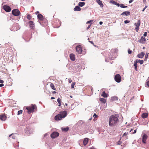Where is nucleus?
<instances>
[{
    "mask_svg": "<svg viewBox=\"0 0 149 149\" xmlns=\"http://www.w3.org/2000/svg\"><path fill=\"white\" fill-rule=\"evenodd\" d=\"M118 114L113 115L110 116L109 120V125L111 127L116 125L118 121Z\"/></svg>",
    "mask_w": 149,
    "mask_h": 149,
    "instance_id": "1",
    "label": "nucleus"
},
{
    "mask_svg": "<svg viewBox=\"0 0 149 149\" xmlns=\"http://www.w3.org/2000/svg\"><path fill=\"white\" fill-rule=\"evenodd\" d=\"M67 115V111H64L60 112V113L55 116L54 119L56 120H60L64 118Z\"/></svg>",
    "mask_w": 149,
    "mask_h": 149,
    "instance_id": "2",
    "label": "nucleus"
},
{
    "mask_svg": "<svg viewBox=\"0 0 149 149\" xmlns=\"http://www.w3.org/2000/svg\"><path fill=\"white\" fill-rule=\"evenodd\" d=\"M36 106L35 104H32L31 106L27 107L26 109L28 110V113L29 114L34 112V110L36 109Z\"/></svg>",
    "mask_w": 149,
    "mask_h": 149,
    "instance_id": "3",
    "label": "nucleus"
},
{
    "mask_svg": "<svg viewBox=\"0 0 149 149\" xmlns=\"http://www.w3.org/2000/svg\"><path fill=\"white\" fill-rule=\"evenodd\" d=\"M20 13L19 11V10L17 9H13L12 11V14L15 16H18L19 15Z\"/></svg>",
    "mask_w": 149,
    "mask_h": 149,
    "instance_id": "4",
    "label": "nucleus"
},
{
    "mask_svg": "<svg viewBox=\"0 0 149 149\" xmlns=\"http://www.w3.org/2000/svg\"><path fill=\"white\" fill-rule=\"evenodd\" d=\"M114 79L116 82H120L121 80V77L120 75L118 74H116L115 76Z\"/></svg>",
    "mask_w": 149,
    "mask_h": 149,
    "instance_id": "5",
    "label": "nucleus"
},
{
    "mask_svg": "<svg viewBox=\"0 0 149 149\" xmlns=\"http://www.w3.org/2000/svg\"><path fill=\"white\" fill-rule=\"evenodd\" d=\"M141 24V22L140 20H138L137 23H135L134 24V25L136 27L135 29L137 32H138L139 30V27Z\"/></svg>",
    "mask_w": 149,
    "mask_h": 149,
    "instance_id": "6",
    "label": "nucleus"
},
{
    "mask_svg": "<svg viewBox=\"0 0 149 149\" xmlns=\"http://www.w3.org/2000/svg\"><path fill=\"white\" fill-rule=\"evenodd\" d=\"M59 135L58 133L56 132H53L51 135V136L52 138H55L58 136Z\"/></svg>",
    "mask_w": 149,
    "mask_h": 149,
    "instance_id": "7",
    "label": "nucleus"
},
{
    "mask_svg": "<svg viewBox=\"0 0 149 149\" xmlns=\"http://www.w3.org/2000/svg\"><path fill=\"white\" fill-rule=\"evenodd\" d=\"M77 52L79 54L81 53L82 52V49L80 45L77 46L76 47Z\"/></svg>",
    "mask_w": 149,
    "mask_h": 149,
    "instance_id": "8",
    "label": "nucleus"
},
{
    "mask_svg": "<svg viewBox=\"0 0 149 149\" xmlns=\"http://www.w3.org/2000/svg\"><path fill=\"white\" fill-rule=\"evenodd\" d=\"M3 9L6 12H9L11 10V8L8 6L4 5L3 6Z\"/></svg>",
    "mask_w": 149,
    "mask_h": 149,
    "instance_id": "9",
    "label": "nucleus"
},
{
    "mask_svg": "<svg viewBox=\"0 0 149 149\" xmlns=\"http://www.w3.org/2000/svg\"><path fill=\"white\" fill-rule=\"evenodd\" d=\"M148 138L147 135L145 134H144L142 136V142L145 143H146V141Z\"/></svg>",
    "mask_w": 149,
    "mask_h": 149,
    "instance_id": "10",
    "label": "nucleus"
},
{
    "mask_svg": "<svg viewBox=\"0 0 149 149\" xmlns=\"http://www.w3.org/2000/svg\"><path fill=\"white\" fill-rule=\"evenodd\" d=\"M146 39L145 37L142 36L141 39L139 40V42L141 43L144 44L145 43Z\"/></svg>",
    "mask_w": 149,
    "mask_h": 149,
    "instance_id": "11",
    "label": "nucleus"
},
{
    "mask_svg": "<svg viewBox=\"0 0 149 149\" xmlns=\"http://www.w3.org/2000/svg\"><path fill=\"white\" fill-rule=\"evenodd\" d=\"M7 118L6 116L4 114H1L0 115V119L2 121L5 120Z\"/></svg>",
    "mask_w": 149,
    "mask_h": 149,
    "instance_id": "12",
    "label": "nucleus"
},
{
    "mask_svg": "<svg viewBox=\"0 0 149 149\" xmlns=\"http://www.w3.org/2000/svg\"><path fill=\"white\" fill-rule=\"evenodd\" d=\"M144 55V53L143 52H142L137 55V57L139 58H143Z\"/></svg>",
    "mask_w": 149,
    "mask_h": 149,
    "instance_id": "13",
    "label": "nucleus"
},
{
    "mask_svg": "<svg viewBox=\"0 0 149 149\" xmlns=\"http://www.w3.org/2000/svg\"><path fill=\"white\" fill-rule=\"evenodd\" d=\"M29 25L31 29H33L34 28L35 26L33 22L32 21H30L29 22Z\"/></svg>",
    "mask_w": 149,
    "mask_h": 149,
    "instance_id": "14",
    "label": "nucleus"
},
{
    "mask_svg": "<svg viewBox=\"0 0 149 149\" xmlns=\"http://www.w3.org/2000/svg\"><path fill=\"white\" fill-rule=\"evenodd\" d=\"M113 52H111L109 54V58L110 60H113L115 57L113 56Z\"/></svg>",
    "mask_w": 149,
    "mask_h": 149,
    "instance_id": "15",
    "label": "nucleus"
},
{
    "mask_svg": "<svg viewBox=\"0 0 149 149\" xmlns=\"http://www.w3.org/2000/svg\"><path fill=\"white\" fill-rule=\"evenodd\" d=\"M130 14V12L129 11H124L121 14V15H125L126 16H129Z\"/></svg>",
    "mask_w": 149,
    "mask_h": 149,
    "instance_id": "16",
    "label": "nucleus"
},
{
    "mask_svg": "<svg viewBox=\"0 0 149 149\" xmlns=\"http://www.w3.org/2000/svg\"><path fill=\"white\" fill-rule=\"evenodd\" d=\"M70 59L72 61H74L75 60V55L73 54H71L70 55Z\"/></svg>",
    "mask_w": 149,
    "mask_h": 149,
    "instance_id": "17",
    "label": "nucleus"
},
{
    "mask_svg": "<svg viewBox=\"0 0 149 149\" xmlns=\"http://www.w3.org/2000/svg\"><path fill=\"white\" fill-rule=\"evenodd\" d=\"M37 17L38 19L41 21L43 20L44 19L43 15L41 14H38Z\"/></svg>",
    "mask_w": 149,
    "mask_h": 149,
    "instance_id": "18",
    "label": "nucleus"
},
{
    "mask_svg": "<svg viewBox=\"0 0 149 149\" xmlns=\"http://www.w3.org/2000/svg\"><path fill=\"white\" fill-rule=\"evenodd\" d=\"M26 131L25 133L27 134H31L33 133V130L31 129H28L27 130H26Z\"/></svg>",
    "mask_w": 149,
    "mask_h": 149,
    "instance_id": "19",
    "label": "nucleus"
},
{
    "mask_svg": "<svg viewBox=\"0 0 149 149\" xmlns=\"http://www.w3.org/2000/svg\"><path fill=\"white\" fill-rule=\"evenodd\" d=\"M81 8L79 6H77L74 8V11H80L81 10Z\"/></svg>",
    "mask_w": 149,
    "mask_h": 149,
    "instance_id": "20",
    "label": "nucleus"
},
{
    "mask_svg": "<svg viewBox=\"0 0 149 149\" xmlns=\"http://www.w3.org/2000/svg\"><path fill=\"white\" fill-rule=\"evenodd\" d=\"M137 61L136 60L134 61V69L136 71H137L138 70L137 69Z\"/></svg>",
    "mask_w": 149,
    "mask_h": 149,
    "instance_id": "21",
    "label": "nucleus"
},
{
    "mask_svg": "<svg viewBox=\"0 0 149 149\" xmlns=\"http://www.w3.org/2000/svg\"><path fill=\"white\" fill-rule=\"evenodd\" d=\"M18 134H12L10 135L9 136V137L10 138L11 137H12V138L13 139H15L16 137V135H17Z\"/></svg>",
    "mask_w": 149,
    "mask_h": 149,
    "instance_id": "22",
    "label": "nucleus"
},
{
    "mask_svg": "<svg viewBox=\"0 0 149 149\" xmlns=\"http://www.w3.org/2000/svg\"><path fill=\"white\" fill-rule=\"evenodd\" d=\"M88 138H85L84 141H83V143L84 146H86L88 142Z\"/></svg>",
    "mask_w": 149,
    "mask_h": 149,
    "instance_id": "23",
    "label": "nucleus"
},
{
    "mask_svg": "<svg viewBox=\"0 0 149 149\" xmlns=\"http://www.w3.org/2000/svg\"><path fill=\"white\" fill-rule=\"evenodd\" d=\"M97 3L101 7H103V4L102 2L100 0H98L97 1Z\"/></svg>",
    "mask_w": 149,
    "mask_h": 149,
    "instance_id": "24",
    "label": "nucleus"
},
{
    "mask_svg": "<svg viewBox=\"0 0 149 149\" xmlns=\"http://www.w3.org/2000/svg\"><path fill=\"white\" fill-rule=\"evenodd\" d=\"M148 116V114L146 113H143L142 115V117L143 118H146Z\"/></svg>",
    "mask_w": 149,
    "mask_h": 149,
    "instance_id": "25",
    "label": "nucleus"
},
{
    "mask_svg": "<svg viewBox=\"0 0 149 149\" xmlns=\"http://www.w3.org/2000/svg\"><path fill=\"white\" fill-rule=\"evenodd\" d=\"M118 99V97L116 96H113L111 98V100L112 101L117 100Z\"/></svg>",
    "mask_w": 149,
    "mask_h": 149,
    "instance_id": "26",
    "label": "nucleus"
},
{
    "mask_svg": "<svg viewBox=\"0 0 149 149\" xmlns=\"http://www.w3.org/2000/svg\"><path fill=\"white\" fill-rule=\"evenodd\" d=\"M85 4V3L84 2H80L78 3L79 6L82 7L84 6Z\"/></svg>",
    "mask_w": 149,
    "mask_h": 149,
    "instance_id": "27",
    "label": "nucleus"
},
{
    "mask_svg": "<svg viewBox=\"0 0 149 149\" xmlns=\"http://www.w3.org/2000/svg\"><path fill=\"white\" fill-rule=\"evenodd\" d=\"M102 96L104 97H107V94L105 93V91H103L102 93Z\"/></svg>",
    "mask_w": 149,
    "mask_h": 149,
    "instance_id": "28",
    "label": "nucleus"
},
{
    "mask_svg": "<svg viewBox=\"0 0 149 149\" xmlns=\"http://www.w3.org/2000/svg\"><path fill=\"white\" fill-rule=\"evenodd\" d=\"M112 3L113 4L116 5L117 6L119 7L120 6V4L114 1H112Z\"/></svg>",
    "mask_w": 149,
    "mask_h": 149,
    "instance_id": "29",
    "label": "nucleus"
},
{
    "mask_svg": "<svg viewBox=\"0 0 149 149\" xmlns=\"http://www.w3.org/2000/svg\"><path fill=\"white\" fill-rule=\"evenodd\" d=\"M100 100L103 103H105L106 102V99L103 98H100Z\"/></svg>",
    "mask_w": 149,
    "mask_h": 149,
    "instance_id": "30",
    "label": "nucleus"
},
{
    "mask_svg": "<svg viewBox=\"0 0 149 149\" xmlns=\"http://www.w3.org/2000/svg\"><path fill=\"white\" fill-rule=\"evenodd\" d=\"M136 61H137L138 63H139L141 65L143 63V60H137Z\"/></svg>",
    "mask_w": 149,
    "mask_h": 149,
    "instance_id": "31",
    "label": "nucleus"
},
{
    "mask_svg": "<svg viewBox=\"0 0 149 149\" xmlns=\"http://www.w3.org/2000/svg\"><path fill=\"white\" fill-rule=\"evenodd\" d=\"M50 87L52 89L54 90H56L55 89L54 85L52 83H51L50 85Z\"/></svg>",
    "mask_w": 149,
    "mask_h": 149,
    "instance_id": "32",
    "label": "nucleus"
},
{
    "mask_svg": "<svg viewBox=\"0 0 149 149\" xmlns=\"http://www.w3.org/2000/svg\"><path fill=\"white\" fill-rule=\"evenodd\" d=\"M57 102L59 104L58 106H60L61 105V100L60 99V98L59 97L57 100Z\"/></svg>",
    "mask_w": 149,
    "mask_h": 149,
    "instance_id": "33",
    "label": "nucleus"
},
{
    "mask_svg": "<svg viewBox=\"0 0 149 149\" xmlns=\"http://www.w3.org/2000/svg\"><path fill=\"white\" fill-rule=\"evenodd\" d=\"M62 130L63 131H65V132H67L69 130V128L68 127H67L64 128H62Z\"/></svg>",
    "mask_w": 149,
    "mask_h": 149,
    "instance_id": "34",
    "label": "nucleus"
},
{
    "mask_svg": "<svg viewBox=\"0 0 149 149\" xmlns=\"http://www.w3.org/2000/svg\"><path fill=\"white\" fill-rule=\"evenodd\" d=\"M120 6L121 8H127V6H124L123 4H121Z\"/></svg>",
    "mask_w": 149,
    "mask_h": 149,
    "instance_id": "35",
    "label": "nucleus"
},
{
    "mask_svg": "<svg viewBox=\"0 0 149 149\" xmlns=\"http://www.w3.org/2000/svg\"><path fill=\"white\" fill-rule=\"evenodd\" d=\"M148 53H146V54L145 56V58L144 59V61H146L147 60V59L148 57Z\"/></svg>",
    "mask_w": 149,
    "mask_h": 149,
    "instance_id": "36",
    "label": "nucleus"
},
{
    "mask_svg": "<svg viewBox=\"0 0 149 149\" xmlns=\"http://www.w3.org/2000/svg\"><path fill=\"white\" fill-rule=\"evenodd\" d=\"M27 18L29 20L31 19V17L30 14H28L27 16Z\"/></svg>",
    "mask_w": 149,
    "mask_h": 149,
    "instance_id": "37",
    "label": "nucleus"
},
{
    "mask_svg": "<svg viewBox=\"0 0 149 149\" xmlns=\"http://www.w3.org/2000/svg\"><path fill=\"white\" fill-rule=\"evenodd\" d=\"M75 83L73 82L71 84V88H74Z\"/></svg>",
    "mask_w": 149,
    "mask_h": 149,
    "instance_id": "38",
    "label": "nucleus"
},
{
    "mask_svg": "<svg viewBox=\"0 0 149 149\" xmlns=\"http://www.w3.org/2000/svg\"><path fill=\"white\" fill-rule=\"evenodd\" d=\"M22 112V110H19L18 111L17 113V115H19L21 114Z\"/></svg>",
    "mask_w": 149,
    "mask_h": 149,
    "instance_id": "39",
    "label": "nucleus"
},
{
    "mask_svg": "<svg viewBox=\"0 0 149 149\" xmlns=\"http://www.w3.org/2000/svg\"><path fill=\"white\" fill-rule=\"evenodd\" d=\"M120 140H119L117 143V144L118 145H120L122 143V142Z\"/></svg>",
    "mask_w": 149,
    "mask_h": 149,
    "instance_id": "40",
    "label": "nucleus"
},
{
    "mask_svg": "<svg viewBox=\"0 0 149 149\" xmlns=\"http://www.w3.org/2000/svg\"><path fill=\"white\" fill-rule=\"evenodd\" d=\"M132 51L130 49H128V53L129 54H130L132 53Z\"/></svg>",
    "mask_w": 149,
    "mask_h": 149,
    "instance_id": "41",
    "label": "nucleus"
},
{
    "mask_svg": "<svg viewBox=\"0 0 149 149\" xmlns=\"http://www.w3.org/2000/svg\"><path fill=\"white\" fill-rule=\"evenodd\" d=\"M130 22V21H129V20H125L124 21V23L126 24L128 23H129Z\"/></svg>",
    "mask_w": 149,
    "mask_h": 149,
    "instance_id": "42",
    "label": "nucleus"
},
{
    "mask_svg": "<svg viewBox=\"0 0 149 149\" xmlns=\"http://www.w3.org/2000/svg\"><path fill=\"white\" fill-rule=\"evenodd\" d=\"M24 40H25V41H29V40H30V39L29 38V40H27V38H26V37H24Z\"/></svg>",
    "mask_w": 149,
    "mask_h": 149,
    "instance_id": "43",
    "label": "nucleus"
},
{
    "mask_svg": "<svg viewBox=\"0 0 149 149\" xmlns=\"http://www.w3.org/2000/svg\"><path fill=\"white\" fill-rule=\"evenodd\" d=\"M93 117H94L95 118H97L98 117V116L95 113L93 115Z\"/></svg>",
    "mask_w": 149,
    "mask_h": 149,
    "instance_id": "44",
    "label": "nucleus"
},
{
    "mask_svg": "<svg viewBox=\"0 0 149 149\" xmlns=\"http://www.w3.org/2000/svg\"><path fill=\"white\" fill-rule=\"evenodd\" d=\"M147 35V32H146L144 33L143 34V36L144 37H146V36Z\"/></svg>",
    "mask_w": 149,
    "mask_h": 149,
    "instance_id": "45",
    "label": "nucleus"
},
{
    "mask_svg": "<svg viewBox=\"0 0 149 149\" xmlns=\"http://www.w3.org/2000/svg\"><path fill=\"white\" fill-rule=\"evenodd\" d=\"M148 6H146L144 8L143 10H142V11L143 12L144 11V10H145V9Z\"/></svg>",
    "mask_w": 149,
    "mask_h": 149,
    "instance_id": "46",
    "label": "nucleus"
},
{
    "mask_svg": "<svg viewBox=\"0 0 149 149\" xmlns=\"http://www.w3.org/2000/svg\"><path fill=\"white\" fill-rule=\"evenodd\" d=\"M136 129H135V130H134V132H131V134H134V133H136Z\"/></svg>",
    "mask_w": 149,
    "mask_h": 149,
    "instance_id": "47",
    "label": "nucleus"
},
{
    "mask_svg": "<svg viewBox=\"0 0 149 149\" xmlns=\"http://www.w3.org/2000/svg\"><path fill=\"white\" fill-rule=\"evenodd\" d=\"M128 134V133H127V132H125L123 134V136H126Z\"/></svg>",
    "mask_w": 149,
    "mask_h": 149,
    "instance_id": "48",
    "label": "nucleus"
},
{
    "mask_svg": "<svg viewBox=\"0 0 149 149\" xmlns=\"http://www.w3.org/2000/svg\"><path fill=\"white\" fill-rule=\"evenodd\" d=\"M92 21V20H91L88 21L86 23L87 24H89Z\"/></svg>",
    "mask_w": 149,
    "mask_h": 149,
    "instance_id": "49",
    "label": "nucleus"
},
{
    "mask_svg": "<svg viewBox=\"0 0 149 149\" xmlns=\"http://www.w3.org/2000/svg\"><path fill=\"white\" fill-rule=\"evenodd\" d=\"M89 42H90L91 44H93L94 46H95V45H94L93 43V41L89 40Z\"/></svg>",
    "mask_w": 149,
    "mask_h": 149,
    "instance_id": "50",
    "label": "nucleus"
},
{
    "mask_svg": "<svg viewBox=\"0 0 149 149\" xmlns=\"http://www.w3.org/2000/svg\"><path fill=\"white\" fill-rule=\"evenodd\" d=\"M91 24H90L87 27V29H88L90 28V27H91Z\"/></svg>",
    "mask_w": 149,
    "mask_h": 149,
    "instance_id": "51",
    "label": "nucleus"
},
{
    "mask_svg": "<svg viewBox=\"0 0 149 149\" xmlns=\"http://www.w3.org/2000/svg\"><path fill=\"white\" fill-rule=\"evenodd\" d=\"M4 86V84L2 83L0 84V87H1Z\"/></svg>",
    "mask_w": 149,
    "mask_h": 149,
    "instance_id": "52",
    "label": "nucleus"
},
{
    "mask_svg": "<svg viewBox=\"0 0 149 149\" xmlns=\"http://www.w3.org/2000/svg\"><path fill=\"white\" fill-rule=\"evenodd\" d=\"M3 82V81L1 79H0V83H2Z\"/></svg>",
    "mask_w": 149,
    "mask_h": 149,
    "instance_id": "53",
    "label": "nucleus"
},
{
    "mask_svg": "<svg viewBox=\"0 0 149 149\" xmlns=\"http://www.w3.org/2000/svg\"><path fill=\"white\" fill-rule=\"evenodd\" d=\"M133 1V0H131L129 1V3H131Z\"/></svg>",
    "mask_w": 149,
    "mask_h": 149,
    "instance_id": "54",
    "label": "nucleus"
},
{
    "mask_svg": "<svg viewBox=\"0 0 149 149\" xmlns=\"http://www.w3.org/2000/svg\"><path fill=\"white\" fill-rule=\"evenodd\" d=\"M103 24V22H102L100 21L99 22V24L100 25H102Z\"/></svg>",
    "mask_w": 149,
    "mask_h": 149,
    "instance_id": "55",
    "label": "nucleus"
},
{
    "mask_svg": "<svg viewBox=\"0 0 149 149\" xmlns=\"http://www.w3.org/2000/svg\"><path fill=\"white\" fill-rule=\"evenodd\" d=\"M105 61L106 62H108V59L107 58H106L105 59Z\"/></svg>",
    "mask_w": 149,
    "mask_h": 149,
    "instance_id": "56",
    "label": "nucleus"
},
{
    "mask_svg": "<svg viewBox=\"0 0 149 149\" xmlns=\"http://www.w3.org/2000/svg\"><path fill=\"white\" fill-rule=\"evenodd\" d=\"M69 81L70 83L71 82H72V80H71V79H69Z\"/></svg>",
    "mask_w": 149,
    "mask_h": 149,
    "instance_id": "57",
    "label": "nucleus"
},
{
    "mask_svg": "<svg viewBox=\"0 0 149 149\" xmlns=\"http://www.w3.org/2000/svg\"><path fill=\"white\" fill-rule=\"evenodd\" d=\"M51 100H53V99H54L55 98L54 97H51Z\"/></svg>",
    "mask_w": 149,
    "mask_h": 149,
    "instance_id": "58",
    "label": "nucleus"
},
{
    "mask_svg": "<svg viewBox=\"0 0 149 149\" xmlns=\"http://www.w3.org/2000/svg\"><path fill=\"white\" fill-rule=\"evenodd\" d=\"M39 13V12L38 11H36V14H37L38 13Z\"/></svg>",
    "mask_w": 149,
    "mask_h": 149,
    "instance_id": "59",
    "label": "nucleus"
},
{
    "mask_svg": "<svg viewBox=\"0 0 149 149\" xmlns=\"http://www.w3.org/2000/svg\"><path fill=\"white\" fill-rule=\"evenodd\" d=\"M56 91H53L52 92V93L53 94H55V93H56Z\"/></svg>",
    "mask_w": 149,
    "mask_h": 149,
    "instance_id": "60",
    "label": "nucleus"
},
{
    "mask_svg": "<svg viewBox=\"0 0 149 149\" xmlns=\"http://www.w3.org/2000/svg\"><path fill=\"white\" fill-rule=\"evenodd\" d=\"M95 149V148H90V149Z\"/></svg>",
    "mask_w": 149,
    "mask_h": 149,
    "instance_id": "61",
    "label": "nucleus"
},
{
    "mask_svg": "<svg viewBox=\"0 0 149 149\" xmlns=\"http://www.w3.org/2000/svg\"><path fill=\"white\" fill-rule=\"evenodd\" d=\"M47 135V134H45L44 135V136L45 137Z\"/></svg>",
    "mask_w": 149,
    "mask_h": 149,
    "instance_id": "62",
    "label": "nucleus"
},
{
    "mask_svg": "<svg viewBox=\"0 0 149 149\" xmlns=\"http://www.w3.org/2000/svg\"><path fill=\"white\" fill-rule=\"evenodd\" d=\"M133 130V129H131L130 132H131Z\"/></svg>",
    "mask_w": 149,
    "mask_h": 149,
    "instance_id": "63",
    "label": "nucleus"
},
{
    "mask_svg": "<svg viewBox=\"0 0 149 149\" xmlns=\"http://www.w3.org/2000/svg\"><path fill=\"white\" fill-rule=\"evenodd\" d=\"M65 104L66 106H67L68 105V104L67 103H65Z\"/></svg>",
    "mask_w": 149,
    "mask_h": 149,
    "instance_id": "64",
    "label": "nucleus"
}]
</instances>
